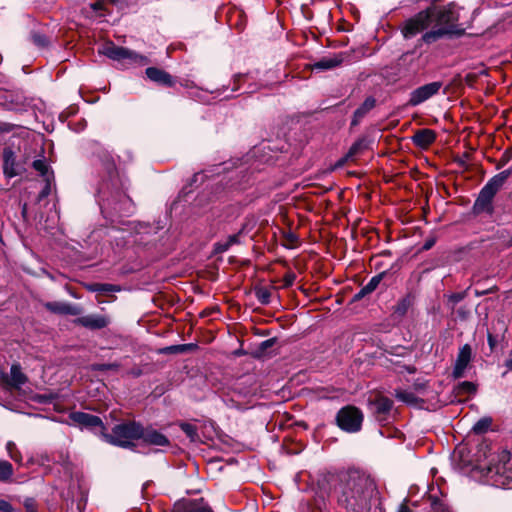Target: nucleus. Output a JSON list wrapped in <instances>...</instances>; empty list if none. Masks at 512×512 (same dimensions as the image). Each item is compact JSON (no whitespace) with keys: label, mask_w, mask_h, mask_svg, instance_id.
<instances>
[{"label":"nucleus","mask_w":512,"mask_h":512,"mask_svg":"<svg viewBox=\"0 0 512 512\" xmlns=\"http://www.w3.org/2000/svg\"><path fill=\"white\" fill-rule=\"evenodd\" d=\"M476 390V385L469 381L459 383L454 389L457 396L471 395L474 394Z\"/></svg>","instance_id":"obj_24"},{"label":"nucleus","mask_w":512,"mask_h":512,"mask_svg":"<svg viewBox=\"0 0 512 512\" xmlns=\"http://www.w3.org/2000/svg\"><path fill=\"white\" fill-rule=\"evenodd\" d=\"M12 474V465L8 461H0V481L8 480Z\"/></svg>","instance_id":"obj_29"},{"label":"nucleus","mask_w":512,"mask_h":512,"mask_svg":"<svg viewBox=\"0 0 512 512\" xmlns=\"http://www.w3.org/2000/svg\"><path fill=\"white\" fill-rule=\"evenodd\" d=\"M111 320L107 315L90 314L79 317L74 320V323L90 330H99L107 327Z\"/></svg>","instance_id":"obj_9"},{"label":"nucleus","mask_w":512,"mask_h":512,"mask_svg":"<svg viewBox=\"0 0 512 512\" xmlns=\"http://www.w3.org/2000/svg\"><path fill=\"white\" fill-rule=\"evenodd\" d=\"M472 358V349L469 344L462 346L458 352L457 359L453 369L455 379L462 378Z\"/></svg>","instance_id":"obj_10"},{"label":"nucleus","mask_w":512,"mask_h":512,"mask_svg":"<svg viewBox=\"0 0 512 512\" xmlns=\"http://www.w3.org/2000/svg\"><path fill=\"white\" fill-rule=\"evenodd\" d=\"M140 439L149 445L166 446L169 444V440L165 435L150 427H142Z\"/></svg>","instance_id":"obj_12"},{"label":"nucleus","mask_w":512,"mask_h":512,"mask_svg":"<svg viewBox=\"0 0 512 512\" xmlns=\"http://www.w3.org/2000/svg\"><path fill=\"white\" fill-rule=\"evenodd\" d=\"M32 166L37 172H39L44 180L54 179L53 172L50 171V167L45 159L34 160Z\"/></svg>","instance_id":"obj_20"},{"label":"nucleus","mask_w":512,"mask_h":512,"mask_svg":"<svg viewBox=\"0 0 512 512\" xmlns=\"http://www.w3.org/2000/svg\"><path fill=\"white\" fill-rule=\"evenodd\" d=\"M142 425L128 421L115 425L111 433L102 432L104 440L112 445L120 447H130L135 440L140 439Z\"/></svg>","instance_id":"obj_3"},{"label":"nucleus","mask_w":512,"mask_h":512,"mask_svg":"<svg viewBox=\"0 0 512 512\" xmlns=\"http://www.w3.org/2000/svg\"><path fill=\"white\" fill-rule=\"evenodd\" d=\"M230 248V246L228 245V243L225 241L223 243H217V246H216V250L218 252H225L227 251L228 249Z\"/></svg>","instance_id":"obj_37"},{"label":"nucleus","mask_w":512,"mask_h":512,"mask_svg":"<svg viewBox=\"0 0 512 512\" xmlns=\"http://www.w3.org/2000/svg\"><path fill=\"white\" fill-rule=\"evenodd\" d=\"M295 279H296V274L294 272H292V271L287 272L282 279V282H283L282 287L288 288V287L292 286Z\"/></svg>","instance_id":"obj_33"},{"label":"nucleus","mask_w":512,"mask_h":512,"mask_svg":"<svg viewBox=\"0 0 512 512\" xmlns=\"http://www.w3.org/2000/svg\"><path fill=\"white\" fill-rule=\"evenodd\" d=\"M491 422L490 418H481L474 424L472 429L476 434L485 433L489 429Z\"/></svg>","instance_id":"obj_27"},{"label":"nucleus","mask_w":512,"mask_h":512,"mask_svg":"<svg viewBox=\"0 0 512 512\" xmlns=\"http://www.w3.org/2000/svg\"><path fill=\"white\" fill-rule=\"evenodd\" d=\"M488 342H489L490 346L492 347L493 346V337L491 335L488 336Z\"/></svg>","instance_id":"obj_47"},{"label":"nucleus","mask_w":512,"mask_h":512,"mask_svg":"<svg viewBox=\"0 0 512 512\" xmlns=\"http://www.w3.org/2000/svg\"><path fill=\"white\" fill-rule=\"evenodd\" d=\"M0 511L1 512H12L13 508L6 500H0Z\"/></svg>","instance_id":"obj_36"},{"label":"nucleus","mask_w":512,"mask_h":512,"mask_svg":"<svg viewBox=\"0 0 512 512\" xmlns=\"http://www.w3.org/2000/svg\"><path fill=\"white\" fill-rule=\"evenodd\" d=\"M86 288L91 292H118L120 291V287L113 284L108 283H92L86 286Z\"/></svg>","instance_id":"obj_21"},{"label":"nucleus","mask_w":512,"mask_h":512,"mask_svg":"<svg viewBox=\"0 0 512 512\" xmlns=\"http://www.w3.org/2000/svg\"><path fill=\"white\" fill-rule=\"evenodd\" d=\"M103 2L102 1H97L93 4H91V8L94 10V11H98V10H102L103 9Z\"/></svg>","instance_id":"obj_39"},{"label":"nucleus","mask_w":512,"mask_h":512,"mask_svg":"<svg viewBox=\"0 0 512 512\" xmlns=\"http://www.w3.org/2000/svg\"><path fill=\"white\" fill-rule=\"evenodd\" d=\"M99 53L106 57L119 62H127L129 64L146 65L148 63L147 57L140 55L132 50L124 47H119L113 42H107L99 49Z\"/></svg>","instance_id":"obj_5"},{"label":"nucleus","mask_w":512,"mask_h":512,"mask_svg":"<svg viewBox=\"0 0 512 512\" xmlns=\"http://www.w3.org/2000/svg\"><path fill=\"white\" fill-rule=\"evenodd\" d=\"M71 419L74 423L81 427L96 428L99 427L104 429L102 420L95 415L85 412H74L71 414Z\"/></svg>","instance_id":"obj_11"},{"label":"nucleus","mask_w":512,"mask_h":512,"mask_svg":"<svg viewBox=\"0 0 512 512\" xmlns=\"http://www.w3.org/2000/svg\"><path fill=\"white\" fill-rule=\"evenodd\" d=\"M397 512H412V510L406 504H401Z\"/></svg>","instance_id":"obj_42"},{"label":"nucleus","mask_w":512,"mask_h":512,"mask_svg":"<svg viewBox=\"0 0 512 512\" xmlns=\"http://www.w3.org/2000/svg\"><path fill=\"white\" fill-rule=\"evenodd\" d=\"M395 396L397 399L407 404H416L418 401V398L413 392L405 390H397Z\"/></svg>","instance_id":"obj_26"},{"label":"nucleus","mask_w":512,"mask_h":512,"mask_svg":"<svg viewBox=\"0 0 512 512\" xmlns=\"http://www.w3.org/2000/svg\"><path fill=\"white\" fill-rule=\"evenodd\" d=\"M45 307L53 313L63 315L76 316L82 313V309L79 306L65 302H48L45 304Z\"/></svg>","instance_id":"obj_14"},{"label":"nucleus","mask_w":512,"mask_h":512,"mask_svg":"<svg viewBox=\"0 0 512 512\" xmlns=\"http://www.w3.org/2000/svg\"><path fill=\"white\" fill-rule=\"evenodd\" d=\"M376 105V100L373 97H368L361 104L359 108H357L354 112L351 125L356 126L365 117V115L371 111Z\"/></svg>","instance_id":"obj_17"},{"label":"nucleus","mask_w":512,"mask_h":512,"mask_svg":"<svg viewBox=\"0 0 512 512\" xmlns=\"http://www.w3.org/2000/svg\"><path fill=\"white\" fill-rule=\"evenodd\" d=\"M453 298L455 301H459L462 299V297L460 295H455V296H453Z\"/></svg>","instance_id":"obj_48"},{"label":"nucleus","mask_w":512,"mask_h":512,"mask_svg":"<svg viewBox=\"0 0 512 512\" xmlns=\"http://www.w3.org/2000/svg\"><path fill=\"white\" fill-rule=\"evenodd\" d=\"M342 61L343 59L340 56L325 57L315 62L312 68L317 70H329L339 66L342 63Z\"/></svg>","instance_id":"obj_19"},{"label":"nucleus","mask_w":512,"mask_h":512,"mask_svg":"<svg viewBox=\"0 0 512 512\" xmlns=\"http://www.w3.org/2000/svg\"><path fill=\"white\" fill-rule=\"evenodd\" d=\"M371 404L374 412L379 416L387 414L393 406L392 400L383 396L377 397Z\"/></svg>","instance_id":"obj_18"},{"label":"nucleus","mask_w":512,"mask_h":512,"mask_svg":"<svg viewBox=\"0 0 512 512\" xmlns=\"http://www.w3.org/2000/svg\"><path fill=\"white\" fill-rule=\"evenodd\" d=\"M176 512H213L212 509L203 502L201 499L199 502H190L183 509H177Z\"/></svg>","instance_id":"obj_22"},{"label":"nucleus","mask_w":512,"mask_h":512,"mask_svg":"<svg viewBox=\"0 0 512 512\" xmlns=\"http://www.w3.org/2000/svg\"><path fill=\"white\" fill-rule=\"evenodd\" d=\"M365 143L364 140H358L356 141L349 149L348 153L346 154L345 158L341 161V164L345 162L347 159H350L360 153L364 149Z\"/></svg>","instance_id":"obj_28"},{"label":"nucleus","mask_w":512,"mask_h":512,"mask_svg":"<svg viewBox=\"0 0 512 512\" xmlns=\"http://www.w3.org/2000/svg\"><path fill=\"white\" fill-rule=\"evenodd\" d=\"M9 130L10 129L8 128L7 124H0V132L9 131Z\"/></svg>","instance_id":"obj_46"},{"label":"nucleus","mask_w":512,"mask_h":512,"mask_svg":"<svg viewBox=\"0 0 512 512\" xmlns=\"http://www.w3.org/2000/svg\"><path fill=\"white\" fill-rule=\"evenodd\" d=\"M145 73L151 81L159 85L172 87L175 84L173 77L162 69L156 67H149L146 69Z\"/></svg>","instance_id":"obj_13"},{"label":"nucleus","mask_w":512,"mask_h":512,"mask_svg":"<svg viewBox=\"0 0 512 512\" xmlns=\"http://www.w3.org/2000/svg\"><path fill=\"white\" fill-rule=\"evenodd\" d=\"M3 173L8 178H13L19 174L16 168V156L10 148L3 151Z\"/></svg>","instance_id":"obj_16"},{"label":"nucleus","mask_w":512,"mask_h":512,"mask_svg":"<svg viewBox=\"0 0 512 512\" xmlns=\"http://www.w3.org/2000/svg\"><path fill=\"white\" fill-rule=\"evenodd\" d=\"M386 272H381L370 279V281L362 287V293H372L375 291L385 276Z\"/></svg>","instance_id":"obj_25"},{"label":"nucleus","mask_w":512,"mask_h":512,"mask_svg":"<svg viewBox=\"0 0 512 512\" xmlns=\"http://www.w3.org/2000/svg\"><path fill=\"white\" fill-rule=\"evenodd\" d=\"M442 87V83L439 81L431 82L428 84H425L423 86H420L416 89H414L410 93L409 100L407 102L408 106H418L422 104L423 102L427 101L434 95L438 94Z\"/></svg>","instance_id":"obj_7"},{"label":"nucleus","mask_w":512,"mask_h":512,"mask_svg":"<svg viewBox=\"0 0 512 512\" xmlns=\"http://www.w3.org/2000/svg\"><path fill=\"white\" fill-rule=\"evenodd\" d=\"M435 140V131L428 128L420 129L412 136L413 143L421 149H427Z\"/></svg>","instance_id":"obj_15"},{"label":"nucleus","mask_w":512,"mask_h":512,"mask_svg":"<svg viewBox=\"0 0 512 512\" xmlns=\"http://www.w3.org/2000/svg\"><path fill=\"white\" fill-rule=\"evenodd\" d=\"M458 20L459 9L456 4L449 3L444 7L433 6L409 19L404 26L403 34L408 38L431 27V31L423 36L426 43H431L444 35L452 34Z\"/></svg>","instance_id":"obj_2"},{"label":"nucleus","mask_w":512,"mask_h":512,"mask_svg":"<svg viewBox=\"0 0 512 512\" xmlns=\"http://www.w3.org/2000/svg\"><path fill=\"white\" fill-rule=\"evenodd\" d=\"M337 425L349 433L358 432L363 422L362 412L353 406L342 408L336 416Z\"/></svg>","instance_id":"obj_6"},{"label":"nucleus","mask_w":512,"mask_h":512,"mask_svg":"<svg viewBox=\"0 0 512 512\" xmlns=\"http://www.w3.org/2000/svg\"><path fill=\"white\" fill-rule=\"evenodd\" d=\"M434 243H435V241L433 239L426 241L424 246H423V249L424 250H429L430 248H432Z\"/></svg>","instance_id":"obj_41"},{"label":"nucleus","mask_w":512,"mask_h":512,"mask_svg":"<svg viewBox=\"0 0 512 512\" xmlns=\"http://www.w3.org/2000/svg\"><path fill=\"white\" fill-rule=\"evenodd\" d=\"M26 375L22 372L19 364H13L10 368V374L1 373L0 385L7 390H18L27 382Z\"/></svg>","instance_id":"obj_8"},{"label":"nucleus","mask_w":512,"mask_h":512,"mask_svg":"<svg viewBox=\"0 0 512 512\" xmlns=\"http://www.w3.org/2000/svg\"><path fill=\"white\" fill-rule=\"evenodd\" d=\"M52 180H53V179L45 180L46 185H45V187L43 188V190H42V191H41V193H40V198L47 197V196L50 194V191H51V182H52Z\"/></svg>","instance_id":"obj_35"},{"label":"nucleus","mask_w":512,"mask_h":512,"mask_svg":"<svg viewBox=\"0 0 512 512\" xmlns=\"http://www.w3.org/2000/svg\"><path fill=\"white\" fill-rule=\"evenodd\" d=\"M7 452L10 456V458L16 462L21 461V455L16 447V444L12 441H9L6 445Z\"/></svg>","instance_id":"obj_31"},{"label":"nucleus","mask_w":512,"mask_h":512,"mask_svg":"<svg viewBox=\"0 0 512 512\" xmlns=\"http://www.w3.org/2000/svg\"><path fill=\"white\" fill-rule=\"evenodd\" d=\"M238 236L237 235H231L229 236V238L226 240V242L228 243V245L231 247L233 244H236L238 243Z\"/></svg>","instance_id":"obj_38"},{"label":"nucleus","mask_w":512,"mask_h":512,"mask_svg":"<svg viewBox=\"0 0 512 512\" xmlns=\"http://www.w3.org/2000/svg\"><path fill=\"white\" fill-rule=\"evenodd\" d=\"M511 174V169L504 170L491 178L487 184L481 189L478 198L474 204L476 213L491 212L492 200L499 189L504 185Z\"/></svg>","instance_id":"obj_4"},{"label":"nucleus","mask_w":512,"mask_h":512,"mask_svg":"<svg viewBox=\"0 0 512 512\" xmlns=\"http://www.w3.org/2000/svg\"><path fill=\"white\" fill-rule=\"evenodd\" d=\"M368 294L369 293H362V288H361L360 291L357 294H355L354 299L355 300H360V299H362L363 297H365Z\"/></svg>","instance_id":"obj_44"},{"label":"nucleus","mask_w":512,"mask_h":512,"mask_svg":"<svg viewBox=\"0 0 512 512\" xmlns=\"http://www.w3.org/2000/svg\"><path fill=\"white\" fill-rule=\"evenodd\" d=\"M430 512H450V510L443 503L435 501L432 503Z\"/></svg>","instance_id":"obj_34"},{"label":"nucleus","mask_w":512,"mask_h":512,"mask_svg":"<svg viewBox=\"0 0 512 512\" xmlns=\"http://www.w3.org/2000/svg\"><path fill=\"white\" fill-rule=\"evenodd\" d=\"M34 42L37 43L38 45H44V38L40 35H35Z\"/></svg>","instance_id":"obj_43"},{"label":"nucleus","mask_w":512,"mask_h":512,"mask_svg":"<svg viewBox=\"0 0 512 512\" xmlns=\"http://www.w3.org/2000/svg\"><path fill=\"white\" fill-rule=\"evenodd\" d=\"M334 492L346 512H384L374 480L360 471L342 474Z\"/></svg>","instance_id":"obj_1"},{"label":"nucleus","mask_w":512,"mask_h":512,"mask_svg":"<svg viewBox=\"0 0 512 512\" xmlns=\"http://www.w3.org/2000/svg\"><path fill=\"white\" fill-rule=\"evenodd\" d=\"M181 430L192 440L195 441L198 439L197 428L190 423H182L180 425Z\"/></svg>","instance_id":"obj_30"},{"label":"nucleus","mask_w":512,"mask_h":512,"mask_svg":"<svg viewBox=\"0 0 512 512\" xmlns=\"http://www.w3.org/2000/svg\"><path fill=\"white\" fill-rule=\"evenodd\" d=\"M411 305H412V299L410 296H406V297L400 299L393 308L394 314H396L400 317L404 316L408 312Z\"/></svg>","instance_id":"obj_23"},{"label":"nucleus","mask_w":512,"mask_h":512,"mask_svg":"<svg viewBox=\"0 0 512 512\" xmlns=\"http://www.w3.org/2000/svg\"><path fill=\"white\" fill-rule=\"evenodd\" d=\"M505 366L512 371V350L509 352V356L507 360L505 361Z\"/></svg>","instance_id":"obj_40"},{"label":"nucleus","mask_w":512,"mask_h":512,"mask_svg":"<svg viewBox=\"0 0 512 512\" xmlns=\"http://www.w3.org/2000/svg\"><path fill=\"white\" fill-rule=\"evenodd\" d=\"M272 344H273V340H272V339H269V340L264 341V342L262 343V346H263L264 348H268V347H270Z\"/></svg>","instance_id":"obj_45"},{"label":"nucleus","mask_w":512,"mask_h":512,"mask_svg":"<svg viewBox=\"0 0 512 512\" xmlns=\"http://www.w3.org/2000/svg\"><path fill=\"white\" fill-rule=\"evenodd\" d=\"M271 293L267 288H259L256 290V297L261 304H268Z\"/></svg>","instance_id":"obj_32"}]
</instances>
